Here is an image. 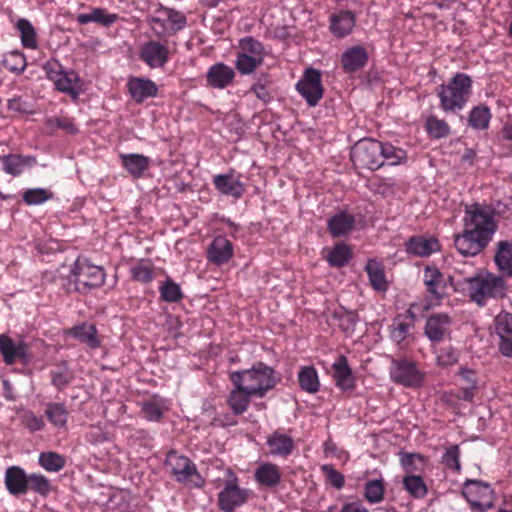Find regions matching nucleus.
Segmentation results:
<instances>
[{
    "label": "nucleus",
    "instance_id": "50",
    "mask_svg": "<svg viewBox=\"0 0 512 512\" xmlns=\"http://www.w3.org/2000/svg\"><path fill=\"white\" fill-rule=\"evenodd\" d=\"M130 275L134 281L149 283L154 278L153 265L144 260H140L130 267Z\"/></svg>",
    "mask_w": 512,
    "mask_h": 512
},
{
    "label": "nucleus",
    "instance_id": "58",
    "mask_svg": "<svg viewBox=\"0 0 512 512\" xmlns=\"http://www.w3.org/2000/svg\"><path fill=\"white\" fill-rule=\"evenodd\" d=\"M494 325L498 337L512 336V315L510 313H499L495 317Z\"/></svg>",
    "mask_w": 512,
    "mask_h": 512
},
{
    "label": "nucleus",
    "instance_id": "14",
    "mask_svg": "<svg viewBox=\"0 0 512 512\" xmlns=\"http://www.w3.org/2000/svg\"><path fill=\"white\" fill-rule=\"evenodd\" d=\"M0 353L6 365H13L17 361L26 362L29 358L28 345L24 341L15 342L5 334H0Z\"/></svg>",
    "mask_w": 512,
    "mask_h": 512
},
{
    "label": "nucleus",
    "instance_id": "22",
    "mask_svg": "<svg viewBox=\"0 0 512 512\" xmlns=\"http://www.w3.org/2000/svg\"><path fill=\"white\" fill-rule=\"evenodd\" d=\"M235 78V71L224 63L212 65L206 74L207 85L214 89H224L232 84Z\"/></svg>",
    "mask_w": 512,
    "mask_h": 512
},
{
    "label": "nucleus",
    "instance_id": "17",
    "mask_svg": "<svg viewBox=\"0 0 512 512\" xmlns=\"http://www.w3.org/2000/svg\"><path fill=\"white\" fill-rule=\"evenodd\" d=\"M332 370V378L337 388L344 392L353 391L356 388V380L346 356L339 355L332 364Z\"/></svg>",
    "mask_w": 512,
    "mask_h": 512
},
{
    "label": "nucleus",
    "instance_id": "16",
    "mask_svg": "<svg viewBox=\"0 0 512 512\" xmlns=\"http://www.w3.org/2000/svg\"><path fill=\"white\" fill-rule=\"evenodd\" d=\"M140 59L150 68H160L168 62L169 50L158 41H148L140 49Z\"/></svg>",
    "mask_w": 512,
    "mask_h": 512
},
{
    "label": "nucleus",
    "instance_id": "57",
    "mask_svg": "<svg viewBox=\"0 0 512 512\" xmlns=\"http://www.w3.org/2000/svg\"><path fill=\"white\" fill-rule=\"evenodd\" d=\"M239 46L241 48V53L256 58L261 57V59L264 61V46L260 41L248 36L240 40Z\"/></svg>",
    "mask_w": 512,
    "mask_h": 512
},
{
    "label": "nucleus",
    "instance_id": "59",
    "mask_svg": "<svg viewBox=\"0 0 512 512\" xmlns=\"http://www.w3.org/2000/svg\"><path fill=\"white\" fill-rule=\"evenodd\" d=\"M321 471L324 473L326 477V481L332 485L334 488L340 490L344 487L345 478L344 476L337 471L333 465L325 464L321 466Z\"/></svg>",
    "mask_w": 512,
    "mask_h": 512
},
{
    "label": "nucleus",
    "instance_id": "56",
    "mask_svg": "<svg viewBox=\"0 0 512 512\" xmlns=\"http://www.w3.org/2000/svg\"><path fill=\"white\" fill-rule=\"evenodd\" d=\"M54 196L53 192L44 188H32L24 191L22 195L23 201L27 205H40Z\"/></svg>",
    "mask_w": 512,
    "mask_h": 512
},
{
    "label": "nucleus",
    "instance_id": "28",
    "mask_svg": "<svg viewBox=\"0 0 512 512\" xmlns=\"http://www.w3.org/2000/svg\"><path fill=\"white\" fill-rule=\"evenodd\" d=\"M3 164V171L12 176L20 175L26 167L36 165L34 156H23L20 154H8L0 157Z\"/></svg>",
    "mask_w": 512,
    "mask_h": 512
},
{
    "label": "nucleus",
    "instance_id": "61",
    "mask_svg": "<svg viewBox=\"0 0 512 512\" xmlns=\"http://www.w3.org/2000/svg\"><path fill=\"white\" fill-rule=\"evenodd\" d=\"M335 317L339 319V327L346 334L353 333L358 322V315L353 311H345L341 314L336 313Z\"/></svg>",
    "mask_w": 512,
    "mask_h": 512
},
{
    "label": "nucleus",
    "instance_id": "19",
    "mask_svg": "<svg viewBox=\"0 0 512 512\" xmlns=\"http://www.w3.org/2000/svg\"><path fill=\"white\" fill-rule=\"evenodd\" d=\"M269 453L275 457H288L295 449V442L291 435L284 433L283 430L277 429L271 433L266 440Z\"/></svg>",
    "mask_w": 512,
    "mask_h": 512
},
{
    "label": "nucleus",
    "instance_id": "9",
    "mask_svg": "<svg viewBox=\"0 0 512 512\" xmlns=\"http://www.w3.org/2000/svg\"><path fill=\"white\" fill-rule=\"evenodd\" d=\"M380 141L365 138L351 150V160L356 167L377 170L382 167Z\"/></svg>",
    "mask_w": 512,
    "mask_h": 512
},
{
    "label": "nucleus",
    "instance_id": "49",
    "mask_svg": "<svg viewBox=\"0 0 512 512\" xmlns=\"http://www.w3.org/2000/svg\"><path fill=\"white\" fill-rule=\"evenodd\" d=\"M460 455L461 451L459 445L451 444L445 447V451L441 457V463L446 469L459 474L461 472Z\"/></svg>",
    "mask_w": 512,
    "mask_h": 512
},
{
    "label": "nucleus",
    "instance_id": "12",
    "mask_svg": "<svg viewBox=\"0 0 512 512\" xmlns=\"http://www.w3.org/2000/svg\"><path fill=\"white\" fill-rule=\"evenodd\" d=\"M249 491L242 489L234 478L228 481L218 493V507L223 512H233L237 507L247 502Z\"/></svg>",
    "mask_w": 512,
    "mask_h": 512
},
{
    "label": "nucleus",
    "instance_id": "52",
    "mask_svg": "<svg viewBox=\"0 0 512 512\" xmlns=\"http://www.w3.org/2000/svg\"><path fill=\"white\" fill-rule=\"evenodd\" d=\"M435 353L438 367L449 368L459 361V351L451 345L441 347Z\"/></svg>",
    "mask_w": 512,
    "mask_h": 512
},
{
    "label": "nucleus",
    "instance_id": "1",
    "mask_svg": "<svg viewBox=\"0 0 512 512\" xmlns=\"http://www.w3.org/2000/svg\"><path fill=\"white\" fill-rule=\"evenodd\" d=\"M464 229L454 236V245L463 256L479 254L491 241L497 229L494 211L487 206L473 204L466 208Z\"/></svg>",
    "mask_w": 512,
    "mask_h": 512
},
{
    "label": "nucleus",
    "instance_id": "5",
    "mask_svg": "<svg viewBox=\"0 0 512 512\" xmlns=\"http://www.w3.org/2000/svg\"><path fill=\"white\" fill-rule=\"evenodd\" d=\"M106 278V273L101 266L92 264L86 258H77L74 262L69 280L74 285V290L81 293L87 294L91 290L100 288Z\"/></svg>",
    "mask_w": 512,
    "mask_h": 512
},
{
    "label": "nucleus",
    "instance_id": "37",
    "mask_svg": "<svg viewBox=\"0 0 512 512\" xmlns=\"http://www.w3.org/2000/svg\"><path fill=\"white\" fill-rule=\"evenodd\" d=\"M118 19L116 14L108 13L103 8H93L90 13H81L76 16V21L80 25H86L94 22L103 26H110Z\"/></svg>",
    "mask_w": 512,
    "mask_h": 512
},
{
    "label": "nucleus",
    "instance_id": "54",
    "mask_svg": "<svg viewBox=\"0 0 512 512\" xmlns=\"http://www.w3.org/2000/svg\"><path fill=\"white\" fill-rule=\"evenodd\" d=\"M3 65L10 72L21 74L27 66L26 57L17 50L11 51L3 59Z\"/></svg>",
    "mask_w": 512,
    "mask_h": 512
},
{
    "label": "nucleus",
    "instance_id": "25",
    "mask_svg": "<svg viewBox=\"0 0 512 512\" xmlns=\"http://www.w3.org/2000/svg\"><path fill=\"white\" fill-rule=\"evenodd\" d=\"M233 254V245L224 236L215 237L207 249L208 260L218 266L227 263Z\"/></svg>",
    "mask_w": 512,
    "mask_h": 512
},
{
    "label": "nucleus",
    "instance_id": "44",
    "mask_svg": "<svg viewBox=\"0 0 512 512\" xmlns=\"http://www.w3.org/2000/svg\"><path fill=\"white\" fill-rule=\"evenodd\" d=\"M403 487L415 499H423L428 494V487L419 475H406L403 478Z\"/></svg>",
    "mask_w": 512,
    "mask_h": 512
},
{
    "label": "nucleus",
    "instance_id": "42",
    "mask_svg": "<svg viewBox=\"0 0 512 512\" xmlns=\"http://www.w3.org/2000/svg\"><path fill=\"white\" fill-rule=\"evenodd\" d=\"M491 120L490 109L485 105L474 106L469 112L468 124L474 130H486Z\"/></svg>",
    "mask_w": 512,
    "mask_h": 512
},
{
    "label": "nucleus",
    "instance_id": "23",
    "mask_svg": "<svg viewBox=\"0 0 512 512\" xmlns=\"http://www.w3.org/2000/svg\"><path fill=\"white\" fill-rule=\"evenodd\" d=\"M369 56L366 48L357 45L347 48L341 56V66L345 73H354L366 66Z\"/></svg>",
    "mask_w": 512,
    "mask_h": 512
},
{
    "label": "nucleus",
    "instance_id": "18",
    "mask_svg": "<svg viewBox=\"0 0 512 512\" xmlns=\"http://www.w3.org/2000/svg\"><path fill=\"white\" fill-rule=\"evenodd\" d=\"M356 24V15L350 10H339L329 16L330 32L337 38H344L352 33Z\"/></svg>",
    "mask_w": 512,
    "mask_h": 512
},
{
    "label": "nucleus",
    "instance_id": "20",
    "mask_svg": "<svg viewBox=\"0 0 512 512\" xmlns=\"http://www.w3.org/2000/svg\"><path fill=\"white\" fill-rule=\"evenodd\" d=\"M212 182L218 192L235 199H240L246 191L244 183L234 176L233 171L213 176Z\"/></svg>",
    "mask_w": 512,
    "mask_h": 512
},
{
    "label": "nucleus",
    "instance_id": "39",
    "mask_svg": "<svg viewBox=\"0 0 512 512\" xmlns=\"http://www.w3.org/2000/svg\"><path fill=\"white\" fill-rule=\"evenodd\" d=\"M300 388L310 394H315L320 389L318 372L313 366H303L298 372Z\"/></svg>",
    "mask_w": 512,
    "mask_h": 512
},
{
    "label": "nucleus",
    "instance_id": "4",
    "mask_svg": "<svg viewBox=\"0 0 512 512\" xmlns=\"http://www.w3.org/2000/svg\"><path fill=\"white\" fill-rule=\"evenodd\" d=\"M468 285L471 301L483 307L489 299L502 298L506 294L507 286L503 277L492 273H479L464 279Z\"/></svg>",
    "mask_w": 512,
    "mask_h": 512
},
{
    "label": "nucleus",
    "instance_id": "3",
    "mask_svg": "<svg viewBox=\"0 0 512 512\" xmlns=\"http://www.w3.org/2000/svg\"><path fill=\"white\" fill-rule=\"evenodd\" d=\"M472 79L465 73H456L448 83L437 88L440 108L444 112L461 111L472 94Z\"/></svg>",
    "mask_w": 512,
    "mask_h": 512
},
{
    "label": "nucleus",
    "instance_id": "15",
    "mask_svg": "<svg viewBox=\"0 0 512 512\" xmlns=\"http://www.w3.org/2000/svg\"><path fill=\"white\" fill-rule=\"evenodd\" d=\"M127 89L131 98L138 104L149 98H155L159 89L154 81L143 77H130L127 81Z\"/></svg>",
    "mask_w": 512,
    "mask_h": 512
},
{
    "label": "nucleus",
    "instance_id": "21",
    "mask_svg": "<svg viewBox=\"0 0 512 512\" xmlns=\"http://www.w3.org/2000/svg\"><path fill=\"white\" fill-rule=\"evenodd\" d=\"M4 484L11 495H25L28 492V475L20 466H10L5 471Z\"/></svg>",
    "mask_w": 512,
    "mask_h": 512
},
{
    "label": "nucleus",
    "instance_id": "63",
    "mask_svg": "<svg viewBox=\"0 0 512 512\" xmlns=\"http://www.w3.org/2000/svg\"><path fill=\"white\" fill-rule=\"evenodd\" d=\"M24 426L31 432L40 431L44 428L45 423L42 417L37 416L31 411L26 412L22 417Z\"/></svg>",
    "mask_w": 512,
    "mask_h": 512
},
{
    "label": "nucleus",
    "instance_id": "8",
    "mask_svg": "<svg viewBox=\"0 0 512 512\" xmlns=\"http://www.w3.org/2000/svg\"><path fill=\"white\" fill-rule=\"evenodd\" d=\"M462 495L471 507L479 512H485L494 507L495 493L487 482L467 479L463 484Z\"/></svg>",
    "mask_w": 512,
    "mask_h": 512
},
{
    "label": "nucleus",
    "instance_id": "47",
    "mask_svg": "<svg viewBox=\"0 0 512 512\" xmlns=\"http://www.w3.org/2000/svg\"><path fill=\"white\" fill-rule=\"evenodd\" d=\"M17 29L20 33L23 47L35 50L38 48V41L35 28L27 19H19Z\"/></svg>",
    "mask_w": 512,
    "mask_h": 512
},
{
    "label": "nucleus",
    "instance_id": "60",
    "mask_svg": "<svg viewBox=\"0 0 512 512\" xmlns=\"http://www.w3.org/2000/svg\"><path fill=\"white\" fill-rule=\"evenodd\" d=\"M161 12L170 22L173 31L176 32L182 30L186 26L187 19L182 12L176 11L172 8H163L161 9Z\"/></svg>",
    "mask_w": 512,
    "mask_h": 512
},
{
    "label": "nucleus",
    "instance_id": "43",
    "mask_svg": "<svg viewBox=\"0 0 512 512\" xmlns=\"http://www.w3.org/2000/svg\"><path fill=\"white\" fill-rule=\"evenodd\" d=\"M424 127L432 139L446 138L451 134L449 124L435 115H430L426 118Z\"/></svg>",
    "mask_w": 512,
    "mask_h": 512
},
{
    "label": "nucleus",
    "instance_id": "38",
    "mask_svg": "<svg viewBox=\"0 0 512 512\" xmlns=\"http://www.w3.org/2000/svg\"><path fill=\"white\" fill-rule=\"evenodd\" d=\"M408 314L410 316L409 321H407L406 319L399 315L393 320L392 324L389 327L390 337L397 344L402 343L408 337L411 329H413L414 327V314L411 311V308L408 310Z\"/></svg>",
    "mask_w": 512,
    "mask_h": 512
},
{
    "label": "nucleus",
    "instance_id": "27",
    "mask_svg": "<svg viewBox=\"0 0 512 512\" xmlns=\"http://www.w3.org/2000/svg\"><path fill=\"white\" fill-rule=\"evenodd\" d=\"M406 251L409 254L427 257L439 250V242L436 238H425L422 236H413L405 244Z\"/></svg>",
    "mask_w": 512,
    "mask_h": 512
},
{
    "label": "nucleus",
    "instance_id": "45",
    "mask_svg": "<svg viewBox=\"0 0 512 512\" xmlns=\"http://www.w3.org/2000/svg\"><path fill=\"white\" fill-rule=\"evenodd\" d=\"M352 257L350 247L345 243H337L326 256V260L332 267L345 266Z\"/></svg>",
    "mask_w": 512,
    "mask_h": 512
},
{
    "label": "nucleus",
    "instance_id": "62",
    "mask_svg": "<svg viewBox=\"0 0 512 512\" xmlns=\"http://www.w3.org/2000/svg\"><path fill=\"white\" fill-rule=\"evenodd\" d=\"M47 79L54 82L65 71L62 64L56 59H50L43 65Z\"/></svg>",
    "mask_w": 512,
    "mask_h": 512
},
{
    "label": "nucleus",
    "instance_id": "6",
    "mask_svg": "<svg viewBox=\"0 0 512 512\" xmlns=\"http://www.w3.org/2000/svg\"><path fill=\"white\" fill-rule=\"evenodd\" d=\"M165 465L170 468L175 480L190 488H202L205 479L197 470L196 465L186 456L172 450L167 453Z\"/></svg>",
    "mask_w": 512,
    "mask_h": 512
},
{
    "label": "nucleus",
    "instance_id": "55",
    "mask_svg": "<svg viewBox=\"0 0 512 512\" xmlns=\"http://www.w3.org/2000/svg\"><path fill=\"white\" fill-rule=\"evenodd\" d=\"M263 64L261 57H253L239 52L235 61L236 68L241 74H251Z\"/></svg>",
    "mask_w": 512,
    "mask_h": 512
},
{
    "label": "nucleus",
    "instance_id": "36",
    "mask_svg": "<svg viewBox=\"0 0 512 512\" xmlns=\"http://www.w3.org/2000/svg\"><path fill=\"white\" fill-rule=\"evenodd\" d=\"M68 334L81 343L86 344L91 349H96L100 346V340L97 337V329L94 325L83 323L71 328Z\"/></svg>",
    "mask_w": 512,
    "mask_h": 512
},
{
    "label": "nucleus",
    "instance_id": "13",
    "mask_svg": "<svg viewBox=\"0 0 512 512\" xmlns=\"http://www.w3.org/2000/svg\"><path fill=\"white\" fill-rule=\"evenodd\" d=\"M452 318L447 313H434L425 322L424 334L434 343L443 341L451 332Z\"/></svg>",
    "mask_w": 512,
    "mask_h": 512
},
{
    "label": "nucleus",
    "instance_id": "41",
    "mask_svg": "<svg viewBox=\"0 0 512 512\" xmlns=\"http://www.w3.org/2000/svg\"><path fill=\"white\" fill-rule=\"evenodd\" d=\"M45 415L55 427L66 428L69 412L64 403H47Z\"/></svg>",
    "mask_w": 512,
    "mask_h": 512
},
{
    "label": "nucleus",
    "instance_id": "51",
    "mask_svg": "<svg viewBox=\"0 0 512 512\" xmlns=\"http://www.w3.org/2000/svg\"><path fill=\"white\" fill-rule=\"evenodd\" d=\"M159 292L161 299L165 302L176 303L183 298L180 286L170 278H167L166 281L162 283L159 287Z\"/></svg>",
    "mask_w": 512,
    "mask_h": 512
},
{
    "label": "nucleus",
    "instance_id": "2",
    "mask_svg": "<svg viewBox=\"0 0 512 512\" xmlns=\"http://www.w3.org/2000/svg\"><path fill=\"white\" fill-rule=\"evenodd\" d=\"M233 385H242L250 394L262 398L277 384L273 368L258 362L250 369L235 371L230 374Z\"/></svg>",
    "mask_w": 512,
    "mask_h": 512
},
{
    "label": "nucleus",
    "instance_id": "11",
    "mask_svg": "<svg viewBox=\"0 0 512 512\" xmlns=\"http://www.w3.org/2000/svg\"><path fill=\"white\" fill-rule=\"evenodd\" d=\"M390 376L393 382L406 387H419L423 382V373L417 364L406 358L392 361Z\"/></svg>",
    "mask_w": 512,
    "mask_h": 512
},
{
    "label": "nucleus",
    "instance_id": "24",
    "mask_svg": "<svg viewBox=\"0 0 512 512\" xmlns=\"http://www.w3.org/2000/svg\"><path fill=\"white\" fill-rule=\"evenodd\" d=\"M55 89L77 100L82 93L83 81L74 70L64 71L54 82Z\"/></svg>",
    "mask_w": 512,
    "mask_h": 512
},
{
    "label": "nucleus",
    "instance_id": "10",
    "mask_svg": "<svg viewBox=\"0 0 512 512\" xmlns=\"http://www.w3.org/2000/svg\"><path fill=\"white\" fill-rule=\"evenodd\" d=\"M296 90L305 99L310 107L318 105L323 97L321 73L313 68H308L296 84Z\"/></svg>",
    "mask_w": 512,
    "mask_h": 512
},
{
    "label": "nucleus",
    "instance_id": "64",
    "mask_svg": "<svg viewBox=\"0 0 512 512\" xmlns=\"http://www.w3.org/2000/svg\"><path fill=\"white\" fill-rule=\"evenodd\" d=\"M7 108L17 114H31L33 111L27 101L23 100L22 97H14L9 99L7 102Z\"/></svg>",
    "mask_w": 512,
    "mask_h": 512
},
{
    "label": "nucleus",
    "instance_id": "33",
    "mask_svg": "<svg viewBox=\"0 0 512 512\" xmlns=\"http://www.w3.org/2000/svg\"><path fill=\"white\" fill-rule=\"evenodd\" d=\"M494 262L499 271L512 278V239L497 243Z\"/></svg>",
    "mask_w": 512,
    "mask_h": 512
},
{
    "label": "nucleus",
    "instance_id": "7",
    "mask_svg": "<svg viewBox=\"0 0 512 512\" xmlns=\"http://www.w3.org/2000/svg\"><path fill=\"white\" fill-rule=\"evenodd\" d=\"M423 283L430 300L435 301V305L449 296V288L457 291L454 278L451 275L443 274L436 266L427 265L423 269Z\"/></svg>",
    "mask_w": 512,
    "mask_h": 512
},
{
    "label": "nucleus",
    "instance_id": "46",
    "mask_svg": "<svg viewBox=\"0 0 512 512\" xmlns=\"http://www.w3.org/2000/svg\"><path fill=\"white\" fill-rule=\"evenodd\" d=\"M385 484L382 478L368 480L364 484V498L371 504H377L384 500Z\"/></svg>",
    "mask_w": 512,
    "mask_h": 512
},
{
    "label": "nucleus",
    "instance_id": "31",
    "mask_svg": "<svg viewBox=\"0 0 512 512\" xmlns=\"http://www.w3.org/2000/svg\"><path fill=\"white\" fill-rule=\"evenodd\" d=\"M233 386L234 388L227 397V404L234 414L241 415L247 411L251 398L255 397V395L250 394L242 385Z\"/></svg>",
    "mask_w": 512,
    "mask_h": 512
},
{
    "label": "nucleus",
    "instance_id": "30",
    "mask_svg": "<svg viewBox=\"0 0 512 512\" xmlns=\"http://www.w3.org/2000/svg\"><path fill=\"white\" fill-rule=\"evenodd\" d=\"M355 224V218L352 214L342 211L332 216L327 227L332 237L338 238L345 236L352 231Z\"/></svg>",
    "mask_w": 512,
    "mask_h": 512
},
{
    "label": "nucleus",
    "instance_id": "35",
    "mask_svg": "<svg viewBox=\"0 0 512 512\" xmlns=\"http://www.w3.org/2000/svg\"><path fill=\"white\" fill-rule=\"evenodd\" d=\"M167 409L166 401L158 395L152 396L141 404L142 417L148 421H159Z\"/></svg>",
    "mask_w": 512,
    "mask_h": 512
},
{
    "label": "nucleus",
    "instance_id": "26",
    "mask_svg": "<svg viewBox=\"0 0 512 512\" xmlns=\"http://www.w3.org/2000/svg\"><path fill=\"white\" fill-rule=\"evenodd\" d=\"M254 478L259 486L273 489L280 484L282 473L277 464L264 462L259 464L255 469Z\"/></svg>",
    "mask_w": 512,
    "mask_h": 512
},
{
    "label": "nucleus",
    "instance_id": "32",
    "mask_svg": "<svg viewBox=\"0 0 512 512\" xmlns=\"http://www.w3.org/2000/svg\"><path fill=\"white\" fill-rule=\"evenodd\" d=\"M121 163L132 177L138 179L149 168L150 159L138 153L123 154L121 155Z\"/></svg>",
    "mask_w": 512,
    "mask_h": 512
},
{
    "label": "nucleus",
    "instance_id": "29",
    "mask_svg": "<svg viewBox=\"0 0 512 512\" xmlns=\"http://www.w3.org/2000/svg\"><path fill=\"white\" fill-rule=\"evenodd\" d=\"M457 376L459 377L460 387L458 398L464 401H472L477 391L476 372L469 368H460Z\"/></svg>",
    "mask_w": 512,
    "mask_h": 512
},
{
    "label": "nucleus",
    "instance_id": "40",
    "mask_svg": "<svg viewBox=\"0 0 512 512\" xmlns=\"http://www.w3.org/2000/svg\"><path fill=\"white\" fill-rule=\"evenodd\" d=\"M382 166L387 164L390 166L400 165L407 161V153L400 147H395L390 143L380 142Z\"/></svg>",
    "mask_w": 512,
    "mask_h": 512
},
{
    "label": "nucleus",
    "instance_id": "34",
    "mask_svg": "<svg viewBox=\"0 0 512 512\" xmlns=\"http://www.w3.org/2000/svg\"><path fill=\"white\" fill-rule=\"evenodd\" d=\"M365 271L374 290L385 292L388 289L384 266L381 262L369 259L365 265Z\"/></svg>",
    "mask_w": 512,
    "mask_h": 512
},
{
    "label": "nucleus",
    "instance_id": "48",
    "mask_svg": "<svg viewBox=\"0 0 512 512\" xmlns=\"http://www.w3.org/2000/svg\"><path fill=\"white\" fill-rule=\"evenodd\" d=\"M39 465L48 472H59L65 467V458L53 451L41 452L38 458Z\"/></svg>",
    "mask_w": 512,
    "mask_h": 512
},
{
    "label": "nucleus",
    "instance_id": "53",
    "mask_svg": "<svg viewBox=\"0 0 512 512\" xmlns=\"http://www.w3.org/2000/svg\"><path fill=\"white\" fill-rule=\"evenodd\" d=\"M29 490L41 496H47L52 490V485L46 476L40 473H31L28 475V491Z\"/></svg>",
    "mask_w": 512,
    "mask_h": 512
}]
</instances>
